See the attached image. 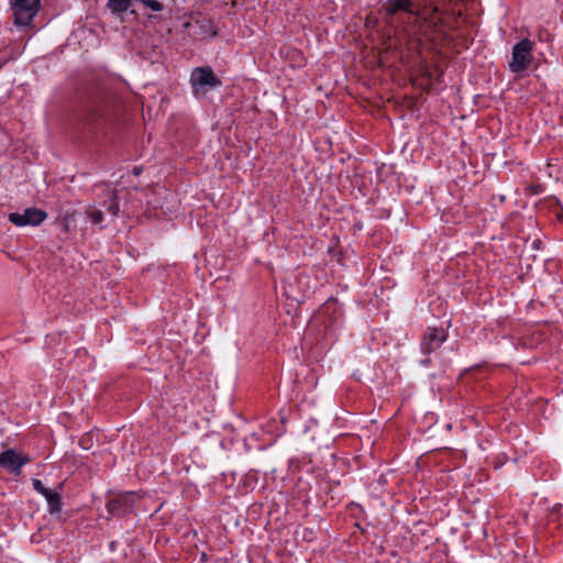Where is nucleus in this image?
<instances>
[{"instance_id":"1","label":"nucleus","mask_w":563,"mask_h":563,"mask_svg":"<svg viewBox=\"0 0 563 563\" xmlns=\"http://www.w3.org/2000/svg\"><path fill=\"white\" fill-rule=\"evenodd\" d=\"M189 84L195 96H201L209 90L216 89L222 85V81L216 76L210 66L195 67L191 70Z\"/></svg>"},{"instance_id":"2","label":"nucleus","mask_w":563,"mask_h":563,"mask_svg":"<svg viewBox=\"0 0 563 563\" xmlns=\"http://www.w3.org/2000/svg\"><path fill=\"white\" fill-rule=\"evenodd\" d=\"M533 49V42L523 38L518 42L511 52V59L509 62V69L515 74L525 73L532 60L531 52Z\"/></svg>"},{"instance_id":"3","label":"nucleus","mask_w":563,"mask_h":563,"mask_svg":"<svg viewBox=\"0 0 563 563\" xmlns=\"http://www.w3.org/2000/svg\"><path fill=\"white\" fill-rule=\"evenodd\" d=\"M40 1L41 0H11L14 24L18 26L30 25L40 10Z\"/></svg>"},{"instance_id":"4","label":"nucleus","mask_w":563,"mask_h":563,"mask_svg":"<svg viewBox=\"0 0 563 563\" xmlns=\"http://www.w3.org/2000/svg\"><path fill=\"white\" fill-rule=\"evenodd\" d=\"M47 218V212L40 208H26L22 213L11 212L8 216L9 221L15 227H37Z\"/></svg>"},{"instance_id":"5","label":"nucleus","mask_w":563,"mask_h":563,"mask_svg":"<svg viewBox=\"0 0 563 563\" xmlns=\"http://www.w3.org/2000/svg\"><path fill=\"white\" fill-rule=\"evenodd\" d=\"M30 461L27 455H22L13 449L0 453V466L15 475H19L21 468Z\"/></svg>"},{"instance_id":"6","label":"nucleus","mask_w":563,"mask_h":563,"mask_svg":"<svg viewBox=\"0 0 563 563\" xmlns=\"http://www.w3.org/2000/svg\"><path fill=\"white\" fill-rule=\"evenodd\" d=\"M135 495L125 492L111 498L107 504V510L111 516L120 517L132 510Z\"/></svg>"},{"instance_id":"7","label":"nucleus","mask_w":563,"mask_h":563,"mask_svg":"<svg viewBox=\"0 0 563 563\" xmlns=\"http://www.w3.org/2000/svg\"><path fill=\"white\" fill-rule=\"evenodd\" d=\"M448 339V333L442 328H428L423 334L420 346L424 354L437 351Z\"/></svg>"},{"instance_id":"8","label":"nucleus","mask_w":563,"mask_h":563,"mask_svg":"<svg viewBox=\"0 0 563 563\" xmlns=\"http://www.w3.org/2000/svg\"><path fill=\"white\" fill-rule=\"evenodd\" d=\"M191 23H187L186 26H190ZM192 26L198 29L196 32L200 37H212L217 35V30L213 22L210 19L201 18L192 23Z\"/></svg>"},{"instance_id":"9","label":"nucleus","mask_w":563,"mask_h":563,"mask_svg":"<svg viewBox=\"0 0 563 563\" xmlns=\"http://www.w3.org/2000/svg\"><path fill=\"white\" fill-rule=\"evenodd\" d=\"M104 196L106 199L102 201V207L106 208V210L113 217H115L119 212V201H118V195L117 190L106 186L104 187Z\"/></svg>"},{"instance_id":"10","label":"nucleus","mask_w":563,"mask_h":563,"mask_svg":"<svg viewBox=\"0 0 563 563\" xmlns=\"http://www.w3.org/2000/svg\"><path fill=\"white\" fill-rule=\"evenodd\" d=\"M385 10L389 15H395L399 11L411 12V2L410 0H388Z\"/></svg>"},{"instance_id":"11","label":"nucleus","mask_w":563,"mask_h":563,"mask_svg":"<svg viewBox=\"0 0 563 563\" xmlns=\"http://www.w3.org/2000/svg\"><path fill=\"white\" fill-rule=\"evenodd\" d=\"M43 497L47 501L48 511L51 514H57L62 510V496L59 493L48 489Z\"/></svg>"},{"instance_id":"12","label":"nucleus","mask_w":563,"mask_h":563,"mask_svg":"<svg viewBox=\"0 0 563 563\" xmlns=\"http://www.w3.org/2000/svg\"><path fill=\"white\" fill-rule=\"evenodd\" d=\"M132 0H109L107 3L108 9L113 14H122L128 11Z\"/></svg>"},{"instance_id":"13","label":"nucleus","mask_w":563,"mask_h":563,"mask_svg":"<svg viewBox=\"0 0 563 563\" xmlns=\"http://www.w3.org/2000/svg\"><path fill=\"white\" fill-rule=\"evenodd\" d=\"M88 218L90 219L91 223L99 224L103 220V213L101 210L92 209L88 211Z\"/></svg>"},{"instance_id":"14","label":"nucleus","mask_w":563,"mask_h":563,"mask_svg":"<svg viewBox=\"0 0 563 563\" xmlns=\"http://www.w3.org/2000/svg\"><path fill=\"white\" fill-rule=\"evenodd\" d=\"M32 485H33L34 490H36L42 496H44L47 493V490L49 489L43 485L41 479H37V478L32 479Z\"/></svg>"},{"instance_id":"15","label":"nucleus","mask_w":563,"mask_h":563,"mask_svg":"<svg viewBox=\"0 0 563 563\" xmlns=\"http://www.w3.org/2000/svg\"><path fill=\"white\" fill-rule=\"evenodd\" d=\"M145 7L156 12H159L164 9V5L156 0H148Z\"/></svg>"},{"instance_id":"16","label":"nucleus","mask_w":563,"mask_h":563,"mask_svg":"<svg viewBox=\"0 0 563 563\" xmlns=\"http://www.w3.org/2000/svg\"><path fill=\"white\" fill-rule=\"evenodd\" d=\"M87 440H88V439H85V438H84V439H81V441H80V444H81L85 449H88V446H86V445H85V444H88V441H87Z\"/></svg>"},{"instance_id":"17","label":"nucleus","mask_w":563,"mask_h":563,"mask_svg":"<svg viewBox=\"0 0 563 563\" xmlns=\"http://www.w3.org/2000/svg\"><path fill=\"white\" fill-rule=\"evenodd\" d=\"M87 440H88V439H85V438H84V439H81V441H80V444H81L85 449H88V446H86V445H85V444H88V441H87Z\"/></svg>"},{"instance_id":"18","label":"nucleus","mask_w":563,"mask_h":563,"mask_svg":"<svg viewBox=\"0 0 563 563\" xmlns=\"http://www.w3.org/2000/svg\"><path fill=\"white\" fill-rule=\"evenodd\" d=\"M64 221H65L64 229H65V231H68V218L65 217Z\"/></svg>"}]
</instances>
